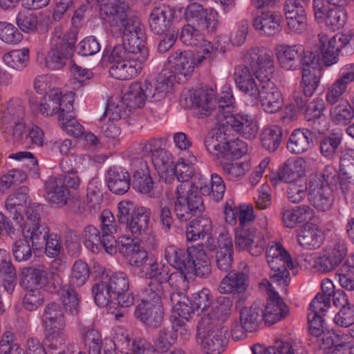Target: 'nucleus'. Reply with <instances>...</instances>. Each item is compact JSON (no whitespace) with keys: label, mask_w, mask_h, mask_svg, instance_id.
Returning <instances> with one entry per match:
<instances>
[{"label":"nucleus","mask_w":354,"mask_h":354,"mask_svg":"<svg viewBox=\"0 0 354 354\" xmlns=\"http://www.w3.org/2000/svg\"><path fill=\"white\" fill-rule=\"evenodd\" d=\"M196 158L192 155L187 159L183 158L174 165V178L181 182L176 187L174 203V214L180 222H185L201 214L205 209L203 201L198 189L204 195L212 196L218 201L223 197L225 185L222 178L217 174L211 175L209 184L195 185L189 180L194 174V164Z\"/></svg>","instance_id":"obj_1"},{"label":"nucleus","mask_w":354,"mask_h":354,"mask_svg":"<svg viewBox=\"0 0 354 354\" xmlns=\"http://www.w3.org/2000/svg\"><path fill=\"white\" fill-rule=\"evenodd\" d=\"M118 10L112 6L104 8L109 16L106 20L111 32L116 37L123 36L124 44L133 57L145 62L149 52L145 46V37L140 19L130 13L129 6L119 3Z\"/></svg>","instance_id":"obj_2"},{"label":"nucleus","mask_w":354,"mask_h":354,"mask_svg":"<svg viewBox=\"0 0 354 354\" xmlns=\"http://www.w3.org/2000/svg\"><path fill=\"white\" fill-rule=\"evenodd\" d=\"M261 61L260 71L257 72V77L260 80L261 88L258 95L263 110L268 113H274L282 106L281 93L274 83L270 81L274 72V61L272 52L261 51L260 54L252 53L247 56L246 62L254 64V62Z\"/></svg>","instance_id":"obj_3"},{"label":"nucleus","mask_w":354,"mask_h":354,"mask_svg":"<svg viewBox=\"0 0 354 354\" xmlns=\"http://www.w3.org/2000/svg\"><path fill=\"white\" fill-rule=\"evenodd\" d=\"M165 257L170 266L194 272L197 277L205 278L211 273L210 260L203 245L188 247L186 252L171 245L165 248Z\"/></svg>","instance_id":"obj_4"},{"label":"nucleus","mask_w":354,"mask_h":354,"mask_svg":"<svg viewBox=\"0 0 354 354\" xmlns=\"http://www.w3.org/2000/svg\"><path fill=\"white\" fill-rule=\"evenodd\" d=\"M319 49L322 53V59L319 55L311 58V68L315 70L313 73V90L317 87L322 76L323 64L326 66L336 64L339 59V53L348 43L347 36L342 34H337L330 39L325 34H319Z\"/></svg>","instance_id":"obj_5"},{"label":"nucleus","mask_w":354,"mask_h":354,"mask_svg":"<svg viewBox=\"0 0 354 354\" xmlns=\"http://www.w3.org/2000/svg\"><path fill=\"white\" fill-rule=\"evenodd\" d=\"M261 51L272 52L264 48H253L247 51L244 55V64L237 66L234 69V80L236 87L245 95L252 98L254 103L258 102V95L261 88L257 72L260 71L261 61L254 62V64L246 62V57L253 53L260 54Z\"/></svg>","instance_id":"obj_6"},{"label":"nucleus","mask_w":354,"mask_h":354,"mask_svg":"<svg viewBox=\"0 0 354 354\" xmlns=\"http://www.w3.org/2000/svg\"><path fill=\"white\" fill-rule=\"evenodd\" d=\"M77 32L72 30L62 35L56 28L51 37V47L45 57V66L50 70H59L66 64L77 41Z\"/></svg>","instance_id":"obj_7"},{"label":"nucleus","mask_w":354,"mask_h":354,"mask_svg":"<svg viewBox=\"0 0 354 354\" xmlns=\"http://www.w3.org/2000/svg\"><path fill=\"white\" fill-rule=\"evenodd\" d=\"M301 81L299 86L292 93V102L286 106L285 114L281 117L284 122H290L296 118V111L305 115L310 120L308 110L310 108V69L304 67Z\"/></svg>","instance_id":"obj_8"},{"label":"nucleus","mask_w":354,"mask_h":354,"mask_svg":"<svg viewBox=\"0 0 354 354\" xmlns=\"http://www.w3.org/2000/svg\"><path fill=\"white\" fill-rule=\"evenodd\" d=\"M230 110L225 111L226 115L216 121L222 127L232 130L241 134L245 139L251 140L256 137L258 126L252 115L243 112L232 113Z\"/></svg>","instance_id":"obj_9"},{"label":"nucleus","mask_w":354,"mask_h":354,"mask_svg":"<svg viewBox=\"0 0 354 354\" xmlns=\"http://www.w3.org/2000/svg\"><path fill=\"white\" fill-rule=\"evenodd\" d=\"M347 254V247L344 240L335 239L333 245L322 251L315 259L313 268L325 273L335 270Z\"/></svg>","instance_id":"obj_10"},{"label":"nucleus","mask_w":354,"mask_h":354,"mask_svg":"<svg viewBox=\"0 0 354 354\" xmlns=\"http://www.w3.org/2000/svg\"><path fill=\"white\" fill-rule=\"evenodd\" d=\"M234 244L240 250H248L251 255L258 257L262 254L265 241L254 228L237 227L235 230Z\"/></svg>","instance_id":"obj_11"},{"label":"nucleus","mask_w":354,"mask_h":354,"mask_svg":"<svg viewBox=\"0 0 354 354\" xmlns=\"http://www.w3.org/2000/svg\"><path fill=\"white\" fill-rule=\"evenodd\" d=\"M260 288L270 292V299L268 301L265 308H263V320L266 324H273L282 318L285 317L288 310L287 306L279 297L277 292H276L272 286L270 282L265 280L259 283ZM263 307V305H261Z\"/></svg>","instance_id":"obj_12"},{"label":"nucleus","mask_w":354,"mask_h":354,"mask_svg":"<svg viewBox=\"0 0 354 354\" xmlns=\"http://www.w3.org/2000/svg\"><path fill=\"white\" fill-rule=\"evenodd\" d=\"M227 328L219 324L209 326L206 333L198 337V342L207 354H221L227 344Z\"/></svg>","instance_id":"obj_13"},{"label":"nucleus","mask_w":354,"mask_h":354,"mask_svg":"<svg viewBox=\"0 0 354 354\" xmlns=\"http://www.w3.org/2000/svg\"><path fill=\"white\" fill-rule=\"evenodd\" d=\"M216 94L211 88H202L189 94L188 106L194 109L200 117L209 116L213 119Z\"/></svg>","instance_id":"obj_14"},{"label":"nucleus","mask_w":354,"mask_h":354,"mask_svg":"<svg viewBox=\"0 0 354 354\" xmlns=\"http://www.w3.org/2000/svg\"><path fill=\"white\" fill-rule=\"evenodd\" d=\"M299 53H302L304 55L301 59L302 69L304 67L310 69V57H308V52L302 45L280 44L276 47V54L279 64L286 70H292L295 68L296 57Z\"/></svg>","instance_id":"obj_15"},{"label":"nucleus","mask_w":354,"mask_h":354,"mask_svg":"<svg viewBox=\"0 0 354 354\" xmlns=\"http://www.w3.org/2000/svg\"><path fill=\"white\" fill-rule=\"evenodd\" d=\"M184 17L188 24L206 29L213 32L216 28V21L212 19V13L207 9L198 3L188 5L184 12Z\"/></svg>","instance_id":"obj_16"},{"label":"nucleus","mask_w":354,"mask_h":354,"mask_svg":"<svg viewBox=\"0 0 354 354\" xmlns=\"http://www.w3.org/2000/svg\"><path fill=\"white\" fill-rule=\"evenodd\" d=\"M174 10L166 4L156 6L149 17L150 30L156 35H163L170 32Z\"/></svg>","instance_id":"obj_17"},{"label":"nucleus","mask_w":354,"mask_h":354,"mask_svg":"<svg viewBox=\"0 0 354 354\" xmlns=\"http://www.w3.org/2000/svg\"><path fill=\"white\" fill-rule=\"evenodd\" d=\"M113 344L123 354H145L147 348L145 340L136 339L131 342L127 330L120 326L114 328Z\"/></svg>","instance_id":"obj_18"},{"label":"nucleus","mask_w":354,"mask_h":354,"mask_svg":"<svg viewBox=\"0 0 354 354\" xmlns=\"http://www.w3.org/2000/svg\"><path fill=\"white\" fill-rule=\"evenodd\" d=\"M116 250L125 257L131 268L138 266L148 255L147 250L141 246L138 241L130 236H122L118 238L115 243Z\"/></svg>","instance_id":"obj_19"},{"label":"nucleus","mask_w":354,"mask_h":354,"mask_svg":"<svg viewBox=\"0 0 354 354\" xmlns=\"http://www.w3.org/2000/svg\"><path fill=\"white\" fill-rule=\"evenodd\" d=\"M104 235L99 229L93 225L86 226L82 234V238L84 245L92 252L98 253L102 249L110 254L116 252L115 245L106 243Z\"/></svg>","instance_id":"obj_20"},{"label":"nucleus","mask_w":354,"mask_h":354,"mask_svg":"<svg viewBox=\"0 0 354 354\" xmlns=\"http://www.w3.org/2000/svg\"><path fill=\"white\" fill-rule=\"evenodd\" d=\"M167 73L169 72H162L154 82L147 80L142 82L149 101L159 102L165 98L173 84L174 77Z\"/></svg>","instance_id":"obj_21"},{"label":"nucleus","mask_w":354,"mask_h":354,"mask_svg":"<svg viewBox=\"0 0 354 354\" xmlns=\"http://www.w3.org/2000/svg\"><path fill=\"white\" fill-rule=\"evenodd\" d=\"M105 181L108 189L118 195L124 194L130 187V175L125 168L120 166L107 170Z\"/></svg>","instance_id":"obj_22"},{"label":"nucleus","mask_w":354,"mask_h":354,"mask_svg":"<svg viewBox=\"0 0 354 354\" xmlns=\"http://www.w3.org/2000/svg\"><path fill=\"white\" fill-rule=\"evenodd\" d=\"M134 315L146 326L157 328L163 319V309L160 304L141 301L136 306Z\"/></svg>","instance_id":"obj_23"},{"label":"nucleus","mask_w":354,"mask_h":354,"mask_svg":"<svg viewBox=\"0 0 354 354\" xmlns=\"http://www.w3.org/2000/svg\"><path fill=\"white\" fill-rule=\"evenodd\" d=\"M44 186L48 201L57 207L65 206L71 197V192L58 176H50Z\"/></svg>","instance_id":"obj_24"},{"label":"nucleus","mask_w":354,"mask_h":354,"mask_svg":"<svg viewBox=\"0 0 354 354\" xmlns=\"http://www.w3.org/2000/svg\"><path fill=\"white\" fill-rule=\"evenodd\" d=\"M282 16L274 11L263 12L254 19L253 26L261 35L273 36L281 30Z\"/></svg>","instance_id":"obj_25"},{"label":"nucleus","mask_w":354,"mask_h":354,"mask_svg":"<svg viewBox=\"0 0 354 354\" xmlns=\"http://www.w3.org/2000/svg\"><path fill=\"white\" fill-rule=\"evenodd\" d=\"M151 211L145 207H138L135 209L131 219L126 223L127 228L136 238L140 236L143 241L144 236L149 234V222Z\"/></svg>","instance_id":"obj_26"},{"label":"nucleus","mask_w":354,"mask_h":354,"mask_svg":"<svg viewBox=\"0 0 354 354\" xmlns=\"http://www.w3.org/2000/svg\"><path fill=\"white\" fill-rule=\"evenodd\" d=\"M152 163L160 178L166 183L174 180L173 156L165 149H159L153 153Z\"/></svg>","instance_id":"obj_27"},{"label":"nucleus","mask_w":354,"mask_h":354,"mask_svg":"<svg viewBox=\"0 0 354 354\" xmlns=\"http://www.w3.org/2000/svg\"><path fill=\"white\" fill-rule=\"evenodd\" d=\"M252 354H308L304 346L299 342H283L277 340L273 346L265 348L261 344H254L251 348Z\"/></svg>","instance_id":"obj_28"},{"label":"nucleus","mask_w":354,"mask_h":354,"mask_svg":"<svg viewBox=\"0 0 354 354\" xmlns=\"http://www.w3.org/2000/svg\"><path fill=\"white\" fill-rule=\"evenodd\" d=\"M144 62L133 58L113 64L109 68L113 78L119 80H128L136 77L143 68Z\"/></svg>","instance_id":"obj_29"},{"label":"nucleus","mask_w":354,"mask_h":354,"mask_svg":"<svg viewBox=\"0 0 354 354\" xmlns=\"http://www.w3.org/2000/svg\"><path fill=\"white\" fill-rule=\"evenodd\" d=\"M215 125L216 127L205 136L204 144L209 153L220 160L222 151L227 141V129L220 126L216 120H215Z\"/></svg>","instance_id":"obj_30"},{"label":"nucleus","mask_w":354,"mask_h":354,"mask_svg":"<svg viewBox=\"0 0 354 354\" xmlns=\"http://www.w3.org/2000/svg\"><path fill=\"white\" fill-rule=\"evenodd\" d=\"M232 241L227 234H220L215 254L216 266L221 271H228L233 263Z\"/></svg>","instance_id":"obj_31"},{"label":"nucleus","mask_w":354,"mask_h":354,"mask_svg":"<svg viewBox=\"0 0 354 354\" xmlns=\"http://www.w3.org/2000/svg\"><path fill=\"white\" fill-rule=\"evenodd\" d=\"M133 188L149 198H155L156 195L153 191V181L149 174L147 163L140 162V168L134 171L133 176Z\"/></svg>","instance_id":"obj_32"},{"label":"nucleus","mask_w":354,"mask_h":354,"mask_svg":"<svg viewBox=\"0 0 354 354\" xmlns=\"http://www.w3.org/2000/svg\"><path fill=\"white\" fill-rule=\"evenodd\" d=\"M29 189L21 186L9 195L5 201L6 209L13 215V219L17 223L23 220L22 212L28 198Z\"/></svg>","instance_id":"obj_33"},{"label":"nucleus","mask_w":354,"mask_h":354,"mask_svg":"<svg viewBox=\"0 0 354 354\" xmlns=\"http://www.w3.org/2000/svg\"><path fill=\"white\" fill-rule=\"evenodd\" d=\"M263 320V306L259 303L255 302L250 307H244L240 311L241 326L246 332L257 330Z\"/></svg>","instance_id":"obj_34"},{"label":"nucleus","mask_w":354,"mask_h":354,"mask_svg":"<svg viewBox=\"0 0 354 354\" xmlns=\"http://www.w3.org/2000/svg\"><path fill=\"white\" fill-rule=\"evenodd\" d=\"M133 273L140 277L149 279L151 281L158 279L164 280L166 277V267H160L156 261L149 258L148 255L146 259L142 260L141 263H138L131 268Z\"/></svg>","instance_id":"obj_35"},{"label":"nucleus","mask_w":354,"mask_h":354,"mask_svg":"<svg viewBox=\"0 0 354 354\" xmlns=\"http://www.w3.org/2000/svg\"><path fill=\"white\" fill-rule=\"evenodd\" d=\"M21 285L26 289L46 287L49 284L48 272L43 267H28L21 272Z\"/></svg>","instance_id":"obj_36"},{"label":"nucleus","mask_w":354,"mask_h":354,"mask_svg":"<svg viewBox=\"0 0 354 354\" xmlns=\"http://www.w3.org/2000/svg\"><path fill=\"white\" fill-rule=\"evenodd\" d=\"M49 228L45 223H26L22 228L24 239L31 241L32 248L36 250L44 248L45 239L48 237Z\"/></svg>","instance_id":"obj_37"},{"label":"nucleus","mask_w":354,"mask_h":354,"mask_svg":"<svg viewBox=\"0 0 354 354\" xmlns=\"http://www.w3.org/2000/svg\"><path fill=\"white\" fill-rule=\"evenodd\" d=\"M167 60L176 72L185 77H189L196 66L195 57L189 52L176 51Z\"/></svg>","instance_id":"obj_38"},{"label":"nucleus","mask_w":354,"mask_h":354,"mask_svg":"<svg viewBox=\"0 0 354 354\" xmlns=\"http://www.w3.org/2000/svg\"><path fill=\"white\" fill-rule=\"evenodd\" d=\"M332 189L328 186L322 187L314 180L311 182V204L319 211L328 210L332 205Z\"/></svg>","instance_id":"obj_39"},{"label":"nucleus","mask_w":354,"mask_h":354,"mask_svg":"<svg viewBox=\"0 0 354 354\" xmlns=\"http://www.w3.org/2000/svg\"><path fill=\"white\" fill-rule=\"evenodd\" d=\"M248 276L243 272H230L221 281L219 292L222 294L243 292L247 287Z\"/></svg>","instance_id":"obj_40"},{"label":"nucleus","mask_w":354,"mask_h":354,"mask_svg":"<svg viewBox=\"0 0 354 354\" xmlns=\"http://www.w3.org/2000/svg\"><path fill=\"white\" fill-rule=\"evenodd\" d=\"M42 324L44 329L48 330L64 327L65 319L63 308L55 302L48 304L45 307L42 315Z\"/></svg>","instance_id":"obj_41"},{"label":"nucleus","mask_w":354,"mask_h":354,"mask_svg":"<svg viewBox=\"0 0 354 354\" xmlns=\"http://www.w3.org/2000/svg\"><path fill=\"white\" fill-rule=\"evenodd\" d=\"M147 95L144 88L142 82L132 83L127 92L123 95L122 100L127 107L137 109L142 107L148 100Z\"/></svg>","instance_id":"obj_42"},{"label":"nucleus","mask_w":354,"mask_h":354,"mask_svg":"<svg viewBox=\"0 0 354 354\" xmlns=\"http://www.w3.org/2000/svg\"><path fill=\"white\" fill-rule=\"evenodd\" d=\"M212 230V221L207 217H197L187 226L185 235L187 241H196L203 239Z\"/></svg>","instance_id":"obj_43"},{"label":"nucleus","mask_w":354,"mask_h":354,"mask_svg":"<svg viewBox=\"0 0 354 354\" xmlns=\"http://www.w3.org/2000/svg\"><path fill=\"white\" fill-rule=\"evenodd\" d=\"M25 118V106L19 98H11L6 102L1 113V122L3 124Z\"/></svg>","instance_id":"obj_44"},{"label":"nucleus","mask_w":354,"mask_h":354,"mask_svg":"<svg viewBox=\"0 0 354 354\" xmlns=\"http://www.w3.org/2000/svg\"><path fill=\"white\" fill-rule=\"evenodd\" d=\"M310 131L297 129L290 134L287 144L288 150L293 154H300L308 151L310 146Z\"/></svg>","instance_id":"obj_45"},{"label":"nucleus","mask_w":354,"mask_h":354,"mask_svg":"<svg viewBox=\"0 0 354 354\" xmlns=\"http://www.w3.org/2000/svg\"><path fill=\"white\" fill-rule=\"evenodd\" d=\"M234 98L232 95V90L229 85H224L220 93L218 100H216L215 108L213 111V119L217 120L222 116L226 115L225 111H232Z\"/></svg>","instance_id":"obj_46"},{"label":"nucleus","mask_w":354,"mask_h":354,"mask_svg":"<svg viewBox=\"0 0 354 354\" xmlns=\"http://www.w3.org/2000/svg\"><path fill=\"white\" fill-rule=\"evenodd\" d=\"M188 274H194V272H188L185 270L176 269V271L169 274L168 268L166 267V277L164 280L165 285L169 283V286L175 290L174 292L178 294H184L189 288Z\"/></svg>","instance_id":"obj_47"},{"label":"nucleus","mask_w":354,"mask_h":354,"mask_svg":"<svg viewBox=\"0 0 354 354\" xmlns=\"http://www.w3.org/2000/svg\"><path fill=\"white\" fill-rule=\"evenodd\" d=\"M282 129L277 125L264 129L261 135L262 147L269 151H275L282 140Z\"/></svg>","instance_id":"obj_48"},{"label":"nucleus","mask_w":354,"mask_h":354,"mask_svg":"<svg viewBox=\"0 0 354 354\" xmlns=\"http://www.w3.org/2000/svg\"><path fill=\"white\" fill-rule=\"evenodd\" d=\"M29 52L27 48L11 50L3 55V61L8 67L17 71H22L27 66Z\"/></svg>","instance_id":"obj_49"},{"label":"nucleus","mask_w":354,"mask_h":354,"mask_svg":"<svg viewBox=\"0 0 354 354\" xmlns=\"http://www.w3.org/2000/svg\"><path fill=\"white\" fill-rule=\"evenodd\" d=\"M177 337L176 330L174 327L160 330L155 341V350L151 351V354L169 351L176 343Z\"/></svg>","instance_id":"obj_50"},{"label":"nucleus","mask_w":354,"mask_h":354,"mask_svg":"<svg viewBox=\"0 0 354 354\" xmlns=\"http://www.w3.org/2000/svg\"><path fill=\"white\" fill-rule=\"evenodd\" d=\"M48 101L59 109V114H64L73 110V95L72 93L62 95L58 88H52L47 93Z\"/></svg>","instance_id":"obj_51"},{"label":"nucleus","mask_w":354,"mask_h":354,"mask_svg":"<svg viewBox=\"0 0 354 354\" xmlns=\"http://www.w3.org/2000/svg\"><path fill=\"white\" fill-rule=\"evenodd\" d=\"M69 161H71V160L68 158H63L61 160L60 167L64 174L59 175L58 176L71 193L72 191H77L80 189L81 178L77 175V170L69 167Z\"/></svg>","instance_id":"obj_52"},{"label":"nucleus","mask_w":354,"mask_h":354,"mask_svg":"<svg viewBox=\"0 0 354 354\" xmlns=\"http://www.w3.org/2000/svg\"><path fill=\"white\" fill-rule=\"evenodd\" d=\"M203 30V28L187 24L182 28L180 39L187 46H201L206 42L201 32Z\"/></svg>","instance_id":"obj_53"},{"label":"nucleus","mask_w":354,"mask_h":354,"mask_svg":"<svg viewBox=\"0 0 354 354\" xmlns=\"http://www.w3.org/2000/svg\"><path fill=\"white\" fill-rule=\"evenodd\" d=\"M171 302L174 310L181 317L188 320L191 315L196 312L192 301L184 294L172 292L170 295Z\"/></svg>","instance_id":"obj_54"},{"label":"nucleus","mask_w":354,"mask_h":354,"mask_svg":"<svg viewBox=\"0 0 354 354\" xmlns=\"http://www.w3.org/2000/svg\"><path fill=\"white\" fill-rule=\"evenodd\" d=\"M45 344L47 348L50 351H59L65 347L67 344V335L64 333V327L44 329Z\"/></svg>","instance_id":"obj_55"},{"label":"nucleus","mask_w":354,"mask_h":354,"mask_svg":"<svg viewBox=\"0 0 354 354\" xmlns=\"http://www.w3.org/2000/svg\"><path fill=\"white\" fill-rule=\"evenodd\" d=\"M101 230L106 243L115 245V241L113 234L118 232V226L115 221L113 214L109 210H104L100 216Z\"/></svg>","instance_id":"obj_56"},{"label":"nucleus","mask_w":354,"mask_h":354,"mask_svg":"<svg viewBox=\"0 0 354 354\" xmlns=\"http://www.w3.org/2000/svg\"><path fill=\"white\" fill-rule=\"evenodd\" d=\"M102 278L112 291L113 297L124 293L129 290V281L127 275L124 272H114Z\"/></svg>","instance_id":"obj_57"},{"label":"nucleus","mask_w":354,"mask_h":354,"mask_svg":"<svg viewBox=\"0 0 354 354\" xmlns=\"http://www.w3.org/2000/svg\"><path fill=\"white\" fill-rule=\"evenodd\" d=\"M164 282L155 279L151 281L142 291V301L150 304H160L164 296Z\"/></svg>","instance_id":"obj_58"},{"label":"nucleus","mask_w":354,"mask_h":354,"mask_svg":"<svg viewBox=\"0 0 354 354\" xmlns=\"http://www.w3.org/2000/svg\"><path fill=\"white\" fill-rule=\"evenodd\" d=\"M90 277V269L88 264L82 261H75L71 268L70 283L73 286H82L88 281Z\"/></svg>","instance_id":"obj_59"},{"label":"nucleus","mask_w":354,"mask_h":354,"mask_svg":"<svg viewBox=\"0 0 354 354\" xmlns=\"http://www.w3.org/2000/svg\"><path fill=\"white\" fill-rule=\"evenodd\" d=\"M354 118V110L348 103L339 104L330 110V119L335 124L347 125Z\"/></svg>","instance_id":"obj_60"},{"label":"nucleus","mask_w":354,"mask_h":354,"mask_svg":"<svg viewBox=\"0 0 354 354\" xmlns=\"http://www.w3.org/2000/svg\"><path fill=\"white\" fill-rule=\"evenodd\" d=\"M59 120L62 122V128L72 136L79 138L84 135V127L75 118L73 111L59 115Z\"/></svg>","instance_id":"obj_61"},{"label":"nucleus","mask_w":354,"mask_h":354,"mask_svg":"<svg viewBox=\"0 0 354 354\" xmlns=\"http://www.w3.org/2000/svg\"><path fill=\"white\" fill-rule=\"evenodd\" d=\"M92 292L95 304L100 307H106L112 301V291L103 278L93 286Z\"/></svg>","instance_id":"obj_62"},{"label":"nucleus","mask_w":354,"mask_h":354,"mask_svg":"<svg viewBox=\"0 0 354 354\" xmlns=\"http://www.w3.org/2000/svg\"><path fill=\"white\" fill-rule=\"evenodd\" d=\"M248 151L247 144L239 139L228 140L226 142L221 159L230 160L232 158H239Z\"/></svg>","instance_id":"obj_63"},{"label":"nucleus","mask_w":354,"mask_h":354,"mask_svg":"<svg viewBox=\"0 0 354 354\" xmlns=\"http://www.w3.org/2000/svg\"><path fill=\"white\" fill-rule=\"evenodd\" d=\"M339 186L345 196L354 187V163L339 165Z\"/></svg>","instance_id":"obj_64"}]
</instances>
